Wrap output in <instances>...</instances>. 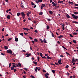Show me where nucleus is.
Here are the masks:
<instances>
[{
	"label": "nucleus",
	"mask_w": 78,
	"mask_h": 78,
	"mask_svg": "<svg viewBox=\"0 0 78 78\" xmlns=\"http://www.w3.org/2000/svg\"><path fill=\"white\" fill-rule=\"evenodd\" d=\"M72 23H74L75 24H78V22H76V21H74L72 22Z\"/></svg>",
	"instance_id": "a211bd4d"
},
{
	"label": "nucleus",
	"mask_w": 78,
	"mask_h": 78,
	"mask_svg": "<svg viewBox=\"0 0 78 78\" xmlns=\"http://www.w3.org/2000/svg\"><path fill=\"white\" fill-rule=\"evenodd\" d=\"M20 35H21L22 36H23V33H20Z\"/></svg>",
	"instance_id": "a19ab883"
},
{
	"label": "nucleus",
	"mask_w": 78,
	"mask_h": 78,
	"mask_svg": "<svg viewBox=\"0 0 78 78\" xmlns=\"http://www.w3.org/2000/svg\"><path fill=\"white\" fill-rule=\"evenodd\" d=\"M52 6L54 7L55 6H56L57 5V4H55L54 2H52Z\"/></svg>",
	"instance_id": "423d86ee"
},
{
	"label": "nucleus",
	"mask_w": 78,
	"mask_h": 78,
	"mask_svg": "<svg viewBox=\"0 0 78 78\" xmlns=\"http://www.w3.org/2000/svg\"><path fill=\"white\" fill-rule=\"evenodd\" d=\"M59 6H55V8H59Z\"/></svg>",
	"instance_id": "79ce46f5"
},
{
	"label": "nucleus",
	"mask_w": 78,
	"mask_h": 78,
	"mask_svg": "<svg viewBox=\"0 0 78 78\" xmlns=\"http://www.w3.org/2000/svg\"><path fill=\"white\" fill-rule=\"evenodd\" d=\"M61 61H62L61 59L59 60V61H58V64L60 65H62V63L61 62Z\"/></svg>",
	"instance_id": "1a4fd4ad"
},
{
	"label": "nucleus",
	"mask_w": 78,
	"mask_h": 78,
	"mask_svg": "<svg viewBox=\"0 0 78 78\" xmlns=\"http://www.w3.org/2000/svg\"><path fill=\"white\" fill-rule=\"evenodd\" d=\"M25 55H27V57H30V56H31V53H30V54L27 53V54H25Z\"/></svg>",
	"instance_id": "0eeeda50"
},
{
	"label": "nucleus",
	"mask_w": 78,
	"mask_h": 78,
	"mask_svg": "<svg viewBox=\"0 0 78 78\" xmlns=\"http://www.w3.org/2000/svg\"><path fill=\"white\" fill-rule=\"evenodd\" d=\"M39 41H41V43H43V40L41 39H40L39 40Z\"/></svg>",
	"instance_id": "2f4dec72"
},
{
	"label": "nucleus",
	"mask_w": 78,
	"mask_h": 78,
	"mask_svg": "<svg viewBox=\"0 0 78 78\" xmlns=\"http://www.w3.org/2000/svg\"><path fill=\"white\" fill-rule=\"evenodd\" d=\"M39 54H40V55L41 56V57H42V56H43V54L42 53H41V52L39 53Z\"/></svg>",
	"instance_id": "ea45409f"
},
{
	"label": "nucleus",
	"mask_w": 78,
	"mask_h": 78,
	"mask_svg": "<svg viewBox=\"0 0 78 78\" xmlns=\"http://www.w3.org/2000/svg\"><path fill=\"white\" fill-rule=\"evenodd\" d=\"M36 5H34V8H36Z\"/></svg>",
	"instance_id": "338daca9"
},
{
	"label": "nucleus",
	"mask_w": 78,
	"mask_h": 78,
	"mask_svg": "<svg viewBox=\"0 0 78 78\" xmlns=\"http://www.w3.org/2000/svg\"><path fill=\"white\" fill-rule=\"evenodd\" d=\"M42 14H43V13L42 12H41L39 13V15L41 16V15H42Z\"/></svg>",
	"instance_id": "72a5a7b5"
},
{
	"label": "nucleus",
	"mask_w": 78,
	"mask_h": 78,
	"mask_svg": "<svg viewBox=\"0 0 78 78\" xmlns=\"http://www.w3.org/2000/svg\"><path fill=\"white\" fill-rule=\"evenodd\" d=\"M7 52L8 54H12V51H11V50H8L7 51Z\"/></svg>",
	"instance_id": "20e7f679"
},
{
	"label": "nucleus",
	"mask_w": 78,
	"mask_h": 78,
	"mask_svg": "<svg viewBox=\"0 0 78 78\" xmlns=\"http://www.w3.org/2000/svg\"><path fill=\"white\" fill-rule=\"evenodd\" d=\"M37 69H38V67H36V68L35 69V71L36 72H37Z\"/></svg>",
	"instance_id": "4468645a"
},
{
	"label": "nucleus",
	"mask_w": 78,
	"mask_h": 78,
	"mask_svg": "<svg viewBox=\"0 0 78 78\" xmlns=\"http://www.w3.org/2000/svg\"><path fill=\"white\" fill-rule=\"evenodd\" d=\"M63 37V35H60L59 36H58V38L61 39V38H62V37Z\"/></svg>",
	"instance_id": "2eb2a0df"
},
{
	"label": "nucleus",
	"mask_w": 78,
	"mask_h": 78,
	"mask_svg": "<svg viewBox=\"0 0 78 78\" xmlns=\"http://www.w3.org/2000/svg\"><path fill=\"white\" fill-rule=\"evenodd\" d=\"M73 77V78H72ZM70 78H75V76H74L73 77V76H70Z\"/></svg>",
	"instance_id": "bf43d9fd"
},
{
	"label": "nucleus",
	"mask_w": 78,
	"mask_h": 78,
	"mask_svg": "<svg viewBox=\"0 0 78 78\" xmlns=\"http://www.w3.org/2000/svg\"><path fill=\"white\" fill-rule=\"evenodd\" d=\"M69 36L71 37H73V36L71 34H69Z\"/></svg>",
	"instance_id": "864d4df0"
},
{
	"label": "nucleus",
	"mask_w": 78,
	"mask_h": 78,
	"mask_svg": "<svg viewBox=\"0 0 78 78\" xmlns=\"http://www.w3.org/2000/svg\"><path fill=\"white\" fill-rule=\"evenodd\" d=\"M69 3L70 4H73V2H69Z\"/></svg>",
	"instance_id": "4c0bfd02"
},
{
	"label": "nucleus",
	"mask_w": 78,
	"mask_h": 78,
	"mask_svg": "<svg viewBox=\"0 0 78 78\" xmlns=\"http://www.w3.org/2000/svg\"><path fill=\"white\" fill-rule=\"evenodd\" d=\"M73 34L74 35H77V33L76 32H74V33H73Z\"/></svg>",
	"instance_id": "cd10ccee"
},
{
	"label": "nucleus",
	"mask_w": 78,
	"mask_h": 78,
	"mask_svg": "<svg viewBox=\"0 0 78 78\" xmlns=\"http://www.w3.org/2000/svg\"><path fill=\"white\" fill-rule=\"evenodd\" d=\"M49 27L48 26H47V29L49 30Z\"/></svg>",
	"instance_id": "a18cd8bd"
},
{
	"label": "nucleus",
	"mask_w": 78,
	"mask_h": 78,
	"mask_svg": "<svg viewBox=\"0 0 78 78\" xmlns=\"http://www.w3.org/2000/svg\"><path fill=\"white\" fill-rule=\"evenodd\" d=\"M41 57L43 58L46 59V57H45V56H44V57L41 56Z\"/></svg>",
	"instance_id": "c756f323"
},
{
	"label": "nucleus",
	"mask_w": 78,
	"mask_h": 78,
	"mask_svg": "<svg viewBox=\"0 0 78 78\" xmlns=\"http://www.w3.org/2000/svg\"><path fill=\"white\" fill-rule=\"evenodd\" d=\"M43 42H44V43H47V42L46 40L44 39Z\"/></svg>",
	"instance_id": "6ab92c4d"
},
{
	"label": "nucleus",
	"mask_w": 78,
	"mask_h": 78,
	"mask_svg": "<svg viewBox=\"0 0 78 78\" xmlns=\"http://www.w3.org/2000/svg\"><path fill=\"white\" fill-rule=\"evenodd\" d=\"M37 1H38V2H40L41 3L42 2V0H37Z\"/></svg>",
	"instance_id": "b1692460"
},
{
	"label": "nucleus",
	"mask_w": 78,
	"mask_h": 78,
	"mask_svg": "<svg viewBox=\"0 0 78 78\" xmlns=\"http://www.w3.org/2000/svg\"><path fill=\"white\" fill-rule=\"evenodd\" d=\"M63 2L62 1H58V3L61 4L62 3H63Z\"/></svg>",
	"instance_id": "412c9836"
},
{
	"label": "nucleus",
	"mask_w": 78,
	"mask_h": 78,
	"mask_svg": "<svg viewBox=\"0 0 78 78\" xmlns=\"http://www.w3.org/2000/svg\"><path fill=\"white\" fill-rule=\"evenodd\" d=\"M24 34H25V35H27V34H28V33L26 32H24Z\"/></svg>",
	"instance_id": "603ef678"
},
{
	"label": "nucleus",
	"mask_w": 78,
	"mask_h": 78,
	"mask_svg": "<svg viewBox=\"0 0 78 78\" xmlns=\"http://www.w3.org/2000/svg\"><path fill=\"white\" fill-rule=\"evenodd\" d=\"M45 55V56H46L48 57V55L47 54H45V55Z\"/></svg>",
	"instance_id": "13d9d810"
},
{
	"label": "nucleus",
	"mask_w": 78,
	"mask_h": 78,
	"mask_svg": "<svg viewBox=\"0 0 78 78\" xmlns=\"http://www.w3.org/2000/svg\"><path fill=\"white\" fill-rule=\"evenodd\" d=\"M32 12L31 11L29 12L28 13H27V14H30Z\"/></svg>",
	"instance_id": "f704fd0d"
},
{
	"label": "nucleus",
	"mask_w": 78,
	"mask_h": 78,
	"mask_svg": "<svg viewBox=\"0 0 78 78\" xmlns=\"http://www.w3.org/2000/svg\"><path fill=\"white\" fill-rule=\"evenodd\" d=\"M75 6H78V4H75L74 5Z\"/></svg>",
	"instance_id": "052dcab7"
},
{
	"label": "nucleus",
	"mask_w": 78,
	"mask_h": 78,
	"mask_svg": "<svg viewBox=\"0 0 78 78\" xmlns=\"http://www.w3.org/2000/svg\"><path fill=\"white\" fill-rule=\"evenodd\" d=\"M64 26H65V25H64V24H63L62 25V30H65Z\"/></svg>",
	"instance_id": "9d476101"
},
{
	"label": "nucleus",
	"mask_w": 78,
	"mask_h": 78,
	"mask_svg": "<svg viewBox=\"0 0 78 78\" xmlns=\"http://www.w3.org/2000/svg\"><path fill=\"white\" fill-rule=\"evenodd\" d=\"M49 12L50 14H52V13H53V12H52V11H50Z\"/></svg>",
	"instance_id": "7c9ffc66"
},
{
	"label": "nucleus",
	"mask_w": 78,
	"mask_h": 78,
	"mask_svg": "<svg viewBox=\"0 0 78 78\" xmlns=\"http://www.w3.org/2000/svg\"><path fill=\"white\" fill-rule=\"evenodd\" d=\"M69 66L68 65H66V68L68 69V68H69Z\"/></svg>",
	"instance_id": "de8ad7c7"
},
{
	"label": "nucleus",
	"mask_w": 78,
	"mask_h": 78,
	"mask_svg": "<svg viewBox=\"0 0 78 78\" xmlns=\"http://www.w3.org/2000/svg\"><path fill=\"white\" fill-rule=\"evenodd\" d=\"M44 76L46 78H48V76L46 74H44Z\"/></svg>",
	"instance_id": "c85d7f7f"
},
{
	"label": "nucleus",
	"mask_w": 78,
	"mask_h": 78,
	"mask_svg": "<svg viewBox=\"0 0 78 78\" xmlns=\"http://www.w3.org/2000/svg\"><path fill=\"white\" fill-rule=\"evenodd\" d=\"M47 20L48 21V22H49V21H51V20H50V19H47Z\"/></svg>",
	"instance_id": "09e8293b"
},
{
	"label": "nucleus",
	"mask_w": 78,
	"mask_h": 78,
	"mask_svg": "<svg viewBox=\"0 0 78 78\" xmlns=\"http://www.w3.org/2000/svg\"><path fill=\"white\" fill-rule=\"evenodd\" d=\"M54 34H53V33L51 34V35H52V36L53 37H54Z\"/></svg>",
	"instance_id": "e2e57ef3"
},
{
	"label": "nucleus",
	"mask_w": 78,
	"mask_h": 78,
	"mask_svg": "<svg viewBox=\"0 0 78 78\" xmlns=\"http://www.w3.org/2000/svg\"><path fill=\"white\" fill-rule=\"evenodd\" d=\"M78 61V59H74V58H73L72 59V63H73L74 62H76L77 61Z\"/></svg>",
	"instance_id": "7ed1b4c3"
},
{
	"label": "nucleus",
	"mask_w": 78,
	"mask_h": 78,
	"mask_svg": "<svg viewBox=\"0 0 78 78\" xmlns=\"http://www.w3.org/2000/svg\"><path fill=\"white\" fill-rule=\"evenodd\" d=\"M40 69H41V68L38 67V69H37V70L39 71V70H40Z\"/></svg>",
	"instance_id": "6e6d98bb"
},
{
	"label": "nucleus",
	"mask_w": 78,
	"mask_h": 78,
	"mask_svg": "<svg viewBox=\"0 0 78 78\" xmlns=\"http://www.w3.org/2000/svg\"><path fill=\"white\" fill-rule=\"evenodd\" d=\"M1 55H2L5 56V54H4L3 53H1Z\"/></svg>",
	"instance_id": "0e129e2a"
},
{
	"label": "nucleus",
	"mask_w": 78,
	"mask_h": 78,
	"mask_svg": "<svg viewBox=\"0 0 78 78\" xmlns=\"http://www.w3.org/2000/svg\"><path fill=\"white\" fill-rule=\"evenodd\" d=\"M43 72L45 73H46V71H45V70L44 69H43Z\"/></svg>",
	"instance_id": "3c124183"
},
{
	"label": "nucleus",
	"mask_w": 78,
	"mask_h": 78,
	"mask_svg": "<svg viewBox=\"0 0 78 78\" xmlns=\"http://www.w3.org/2000/svg\"><path fill=\"white\" fill-rule=\"evenodd\" d=\"M23 30H25L28 31L30 29L27 28H23Z\"/></svg>",
	"instance_id": "f8f14e48"
},
{
	"label": "nucleus",
	"mask_w": 78,
	"mask_h": 78,
	"mask_svg": "<svg viewBox=\"0 0 78 78\" xmlns=\"http://www.w3.org/2000/svg\"><path fill=\"white\" fill-rule=\"evenodd\" d=\"M4 48L5 50H7L8 49V48L7 46H4Z\"/></svg>",
	"instance_id": "ddd939ff"
},
{
	"label": "nucleus",
	"mask_w": 78,
	"mask_h": 78,
	"mask_svg": "<svg viewBox=\"0 0 78 78\" xmlns=\"http://www.w3.org/2000/svg\"><path fill=\"white\" fill-rule=\"evenodd\" d=\"M21 15L22 16V18L23 19H24V18H25V14H24L23 12L17 13V16H19L20 15H21Z\"/></svg>",
	"instance_id": "f257e3e1"
},
{
	"label": "nucleus",
	"mask_w": 78,
	"mask_h": 78,
	"mask_svg": "<svg viewBox=\"0 0 78 78\" xmlns=\"http://www.w3.org/2000/svg\"><path fill=\"white\" fill-rule=\"evenodd\" d=\"M33 62V63H34V64H35V65H37V62Z\"/></svg>",
	"instance_id": "5701e85b"
},
{
	"label": "nucleus",
	"mask_w": 78,
	"mask_h": 78,
	"mask_svg": "<svg viewBox=\"0 0 78 78\" xmlns=\"http://www.w3.org/2000/svg\"><path fill=\"white\" fill-rule=\"evenodd\" d=\"M47 59H48V60H49L50 59H51V57H50L49 56L47 57Z\"/></svg>",
	"instance_id": "4be33fe9"
},
{
	"label": "nucleus",
	"mask_w": 78,
	"mask_h": 78,
	"mask_svg": "<svg viewBox=\"0 0 78 78\" xmlns=\"http://www.w3.org/2000/svg\"><path fill=\"white\" fill-rule=\"evenodd\" d=\"M37 30H35V31H34V32H35V33H37Z\"/></svg>",
	"instance_id": "5fc2aeb1"
},
{
	"label": "nucleus",
	"mask_w": 78,
	"mask_h": 78,
	"mask_svg": "<svg viewBox=\"0 0 78 78\" xmlns=\"http://www.w3.org/2000/svg\"><path fill=\"white\" fill-rule=\"evenodd\" d=\"M18 65L20 67H22L21 65V63H20V62L18 63Z\"/></svg>",
	"instance_id": "dca6fc26"
},
{
	"label": "nucleus",
	"mask_w": 78,
	"mask_h": 78,
	"mask_svg": "<svg viewBox=\"0 0 78 78\" xmlns=\"http://www.w3.org/2000/svg\"><path fill=\"white\" fill-rule=\"evenodd\" d=\"M51 72H52V73H55V70H52Z\"/></svg>",
	"instance_id": "e433bc0d"
},
{
	"label": "nucleus",
	"mask_w": 78,
	"mask_h": 78,
	"mask_svg": "<svg viewBox=\"0 0 78 78\" xmlns=\"http://www.w3.org/2000/svg\"><path fill=\"white\" fill-rule=\"evenodd\" d=\"M60 57H64V56L63 55H60Z\"/></svg>",
	"instance_id": "680f3d73"
},
{
	"label": "nucleus",
	"mask_w": 78,
	"mask_h": 78,
	"mask_svg": "<svg viewBox=\"0 0 78 78\" xmlns=\"http://www.w3.org/2000/svg\"><path fill=\"white\" fill-rule=\"evenodd\" d=\"M13 70L14 72H16L17 71V69H13Z\"/></svg>",
	"instance_id": "c03bdc74"
},
{
	"label": "nucleus",
	"mask_w": 78,
	"mask_h": 78,
	"mask_svg": "<svg viewBox=\"0 0 78 78\" xmlns=\"http://www.w3.org/2000/svg\"><path fill=\"white\" fill-rule=\"evenodd\" d=\"M7 18L9 20L10 19V16L9 15H8L7 16Z\"/></svg>",
	"instance_id": "f3484780"
},
{
	"label": "nucleus",
	"mask_w": 78,
	"mask_h": 78,
	"mask_svg": "<svg viewBox=\"0 0 78 78\" xmlns=\"http://www.w3.org/2000/svg\"><path fill=\"white\" fill-rule=\"evenodd\" d=\"M55 65H57L58 66H59V64L58 63L56 62H55Z\"/></svg>",
	"instance_id": "8fccbe9b"
},
{
	"label": "nucleus",
	"mask_w": 78,
	"mask_h": 78,
	"mask_svg": "<svg viewBox=\"0 0 78 78\" xmlns=\"http://www.w3.org/2000/svg\"><path fill=\"white\" fill-rule=\"evenodd\" d=\"M33 43V44H34V42H35L34 41H31Z\"/></svg>",
	"instance_id": "774afa93"
},
{
	"label": "nucleus",
	"mask_w": 78,
	"mask_h": 78,
	"mask_svg": "<svg viewBox=\"0 0 78 78\" xmlns=\"http://www.w3.org/2000/svg\"><path fill=\"white\" fill-rule=\"evenodd\" d=\"M30 77H32V78H35V77H34L32 75H30Z\"/></svg>",
	"instance_id": "473e14b6"
},
{
	"label": "nucleus",
	"mask_w": 78,
	"mask_h": 78,
	"mask_svg": "<svg viewBox=\"0 0 78 78\" xmlns=\"http://www.w3.org/2000/svg\"><path fill=\"white\" fill-rule=\"evenodd\" d=\"M72 16L73 18L75 19V20H77V19H78V16H76L74 14H72Z\"/></svg>",
	"instance_id": "f03ea898"
},
{
	"label": "nucleus",
	"mask_w": 78,
	"mask_h": 78,
	"mask_svg": "<svg viewBox=\"0 0 78 78\" xmlns=\"http://www.w3.org/2000/svg\"><path fill=\"white\" fill-rule=\"evenodd\" d=\"M37 59H38V61L39 62V57H37Z\"/></svg>",
	"instance_id": "4d7b16f0"
},
{
	"label": "nucleus",
	"mask_w": 78,
	"mask_h": 78,
	"mask_svg": "<svg viewBox=\"0 0 78 78\" xmlns=\"http://www.w3.org/2000/svg\"><path fill=\"white\" fill-rule=\"evenodd\" d=\"M66 17H67V18H68L69 19L70 18V17H69V16L68 14H66Z\"/></svg>",
	"instance_id": "9b49d317"
},
{
	"label": "nucleus",
	"mask_w": 78,
	"mask_h": 78,
	"mask_svg": "<svg viewBox=\"0 0 78 78\" xmlns=\"http://www.w3.org/2000/svg\"><path fill=\"white\" fill-rule=\"evenodd\" d=\"M35 42H37V39H36V38H35L34 39V41Z\"/></svg>",
	"instance_id": "393cba45"
},
{
	"label": "nucleus",
	"mask_w": 78,
	"mask_h": 78,
	"mask_svg": "<svg viewBox=\"0 0 78 78\" xmlns=\"http://www.w3.org/2000/svg\"><path fill=\"white\" fill-rule=\"evenodd\" d=\"M74 13L75 14H78V12H74Z\"/></svg>",
	"instance_id": "c9c22d12"
},
{
	"label": "nucleus",
	"mask_w": 78,
	"mask_h": 78,
	"mask_svg": "<svg viewBox=\"0 0 78 78\" xmlns=\"http://www.w3.org/2000/svg\"><path fill=\"white\" fill-rule=\"evenodd\" d=\"M15 68H17V66H15V65H13L11 67V70H13V69H15Z\"/></svg>",
	"instance_id": "39448f33"
},
{
	"label": "nucleus",
	"mask_w": 78,
	"mask_h": 78,
	"mask_svg": "<svg viewBox=\"0 0 78 78\" xmlns=\"http://www.w3.org/2000/svg\"><path fill=\"white\" fill-rule=\"evenodd\" d=\"M12 40V38H9V39L7 40V41H11Z\"/></svg>",
	"instance_id": "a878e982"
},
{
	"label": "nucleus",
	"mask_w": 78,
	"mask_h": 78,
	"mask_svg": "<svg viewBox=\"0 0 78 78\" xmlns=\"http://www.w3.org/2000/svg\"><path fill=\"white\" fill-rule=\"evenodd\" d=\"M62 48H64V49H65L66 50H67V49H66V47H65L62 46Z\"/></svg>",
	"instance_id": "49530a36"
},
{
	"label": "nucleus",
	"mask_w": 78,
	"mask_h": 78,
	"mask_svg": "<svg viewBox=\"0 0 78 78\" xmlns=\"http://www.w3.org/2000/svg\"><path fill=\"white\" fill-rule=\"evenodd\" d=\"M45 5L44 4H42L41 5V9H43V8L45 7Z\"/></svg>",
	"instance_id": "6e6552de"
},
{
	"label": "nucleus",
	"mask_w": 78,
	"mask_h": 78,
	"mask_svg": "<svg viewBox=\"0 0 78 78\" xmlns=\"http://www.w3.org/2000/svg\"><path fill=\"white\" fill-rule=\"evenodd\" d=\"M31 4L33 6L34 5H35V4H34L33 2H31Z\"/></svg>",
	"instance_id": "37998d69"
},
{
	"label": "nucleus",
	"mask_w": 78,
	"mask_h": 78,
	"mask_svg": "<svg viewBox=\"0 0 78 78\" xmlns=\"http://www.w3.org/2000/svg\"><path fill=\"white\" fill-rule=\"evenodd\" d=\"M9 67H10L11 66V63H9Z\"/></svg>",
	"instance_id": "69168bd1"
},
{
	"label": "nucleus",
	"mask_w": 78,
	"mask_h": 78,
	"mask_svg": "<svg viewBox=\"0 0 78 78\" xmlns=\"http://www.w3.org/2000/svg\"><path fill=\"white\" fill-rule=\"evenodd\" d=\"M73 42H74L75 44H76V41L75 40H73Z\"/></svg>",
	"instance_id": "58836bf2"
},
{
	"label": "nucleus",
	"mask_w": 78,
	"mask_h": 78,
	"mask_svg": "<svg viewBox=\"0 0 78 78\" xmlns=\"http://www.w3.org/2000/svg\"><path fill=\"white\" fill-rule=\"evenodd\" d=\"M15 41L16 42L18 41V38H15Z\"/></svg>",
	"instance_id": "aec40b11"
},
{
	"label": "nucleus",
	"mask_w": 78,
	"mask_h": 78,
	"mask_svg": "<svg viewBox=\"0 0 78 78\" xmlns=\"http://www.w3.org/2000/svg\"><path fill=\"white\" fill-rule=\"evenodd\" d=\"M66 54H67V55H69V56L71 55H70V54H69V53H68L67 52H66Z\"/></svg>",
	"instance_id": "bb28decb"
}]
</instances>
